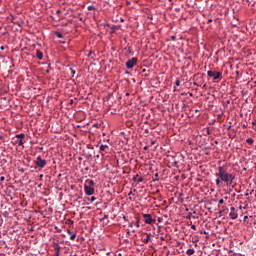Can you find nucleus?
Here are the masks:
<instances>
[{
  "label": "nucleus",
  "instance_id": "nucleus-11",
  "mask_svg": "<svg viewBox=\"0 0 256 256\" xmlns=\"http://www.w3.org/2000/svg\"><path fill=\"white\" fill-rule=\"evenodd\" d=\"M55 251H56V254L59 255V252L61 251V246H59V244H55Z\"/></svg>",
  "mask_w": 256,
  "mask_h": 256
},
{
  "label": "nucleus",
  "instance_id": "nucleus-9",
  "mask_svg": "<svg viewBox=\"0 0 256 256\" xmlns=\"http://www.w3.org/2000/svg\"><path fill=\"white\" fill-rule=\"evenodd\" d=\"M36 57L37 59H39V61H41V59H43V52L40 50H37Z\"/></svg>",
  "mask_w": 256,
  "mask_h": 256
},
{
  "label": "nucleus",
  "instance_id": "nucleus-13",
  "mask_svg": "<svg viewBox=\"0 0 256 256\" xmlns=\"http://www.w3.org/2000/svg\"><path fill=\"white\" fill-rule=\"evenodd\" d=\"M150 241H151V234L146 233V239L144 240V242L148 243Z\"/></svg>",
  "mask_w": 256,
  "mask_h": 256
},
{
  "label": "nucleus",
  "instance_id": "nucleus-5",
  "mask_svg": "<svg viewBox=\"0 0 256 256\" xmlns=\"http://www.w3.org/2000/svg\"><path fill=\"white\" fill-rule=\"evenodd\" d=\"M143 217L145 218V223L147 225H153V223H155V219L151 217V214H143Z\"/></svg>",
  "mask_w": 256,
  "mask_h": 256
},
{
  "label": "nucleus",
  "instance_id": "nucleus-26",
  "mask_svg": "<svg viewBox=\"0 0 256 256\" xmlns=\"http://www.w3.org/2000/svg\"><path fill=\"white\" fill-rule=\"evenodd\" d=\"M0 181H5V177L2 176V177L0 178Z\"/></svg>",
  "mask_w": 256,
  "mask_h": 256
},
{
  "label": "nucleus",
  "instance_id": "nucleus-34",
  "mask_svg": "<svg viewBox=\"0 0 256 256\" xmlns=\"http://www.w3.org/2000/svg\"><path fill=\"white\" fill-rule=\"evenodd\" d=\"M151 145H155V141H152V142H151Z\"/></svg>",
  "mask_w": 256,
  "mask_h": 256
},
{
  "label": "nucleus",
  "instance_id": "nucleus-24",
  "mask_svg": "<svg viewBox=\"0 0 256 256\" xmlns=\"http://www.w3.org/2000/svg\"><path fill=\"white\" fill-rule=\"evenodd\" d=\"M191 229H193L194 231L197 229V227L195 226V224L191 225Z\"/></svg>",
  "mask_w": 256,
  "mask_h": 256
},
{
  "label": "nucleus",
  "instance_id": "nucleus-2",
  "mask_svg": "<svg viewBox=\"0 0 256 256\" xmlns=\"http://www.w3.org/2000/svg\"><path fill=\"white\" fill-rule=\"evenodd\" d=\"M208 77H213L214 80L219 79L223 74L221 72L217 71H208L207 72Z\"/></svg>",
  "mask_w": 256,
  "mask_h": 256
},
{
  "label": "nucleus",
  "instance_id": "nucleus-33",
  "mask_svg": "<svg viewBox=\"0 0 256 256\" xmlns=\"http://www.w3.org/2000/svg\"><path fill=\"white\" fill-rule=\"evenodd\" d=\"M206 87H207V84H204V85H203V89H205Z\"/></svg>",
  "mask_w": 256,
  "mask_h": 256
},
{
  "label": "nucleus",
  "instance_id": "nucleus-4",
  "mask_svg": "<svg viewBox=\"0 0 256 256\" xmlns=\"http://www.w3.org/2000/svg\"><path fill=\"white\" fill-rule=\"evenodd\" d=\"M137 65V58H132L126 62L127 69H133Z\"/></svg>",
  "mask_w": 256,
  "mask_h": 256
},
{
  "label": "nucleus",
  "instance_id": "nucleus-12",
  "mask_svg": "<svg viewBox=\"0 0 256 256\" xmlns=\"http://www.w3.org/2000/svg\"><path fill=\"white\" fill-rule=\"evenodd\" d=\"M86 183L88 184V187H93V185H95V182H93V180H87Z\"/></svg>",
  "mask_w": 256,
  "mask_h": 256
},
{
  "label": "nucleus",
  "instance_id": "nucleus-38",
  "mask_svg": "<svg viewBox=\"0 0 256 256\" xmlns=\"http://www.w3.org/2000/svg\"><path fill=\"white\" fill-rule=\"evenodd\" d=\"M207 134L209 135V130H207Z\"/></svg>",
  "mask_w": 256,
  "mask_h": 256
},
{
  "label": "nucleus",
  "instance_id": "nucleus-19",
  "mask_svg": "<svg viewBox=\"0 0 256 256\" xmlns=\"http://www.w3.org/2000/svg\"><path fill=\"white\" fill-rule=\"evenodd\" d=\"M175 85H176L177 87H179V86L181 85V81L176 80Z\"/></svg>",
  "mask_w": 256,
  "mask_h": 256
},
{
  "label": "nucleus",
  "instance_id": "nucleus-37",
  "mask_svg": "<svg viewBox=\"0 0 256 256\" xmlns=\"http://www.w3.org/2000/svg\"><path fill=\"white\" fill-rule=\"evenodd\" d=\"M40 178H43V174L40 175Z\"/></svg>",
  "mask_w": 256,
  "mask_h": 256
},
{
  "label": "nucleus",
  "instance_id": "nucleus-30",
  "mask_svg": "<svg viewBox=\"0 0 256 256\" xmlns=\"http://www.w3.org/2000/svg\"><path fill=\"white\" fill-rule=\"evenodd\" d=\"M148 149H149V147H148V146H145V147H144V150H145V151H147Z\"/></svg>",
  "mask_w": 256,
  "mask_h": 256
},
{
  "label": "nucleus",
  "instance_id": "nucleus-10",
  "mask_svg": "<svg viewBox=\"0 0 256 256\" xmlns=\"http://www.w3.org/2000/svg\"><path fill=\"white\" fill-rule=\"evenodd\" d=\"M186 255H188V256L195 255V249H188L186 251Z\"/></svg>",
  "mask_w": 256,
  "mask_h": 256
},
{
  "label": "nucleus",
  "instance_id": "nucleus-35",
  "mask_svg": "<svg viewBox=\"0 0 256 256\" xmlns=\"http://www.w3.org/2000/svg\"><path fill=\"white\" fill-rule=\"evenodd\" d=\"M70 256H77V254H71Z\"/></svg>",
  "mask_w": 256,
  "mask_h": 256
},
{
  "label": "nucleus",
  "instance_id": "nucleus-27",
  "mask_svg": "<svg viewBox=\"0 0 256 256\" xmlns=\"http://www.w3.org/2000/svg\"><path fill=\"white\" fill-rule=\"evenodd\" d=\"M247 219H249L248 216H244V221H247Z\"/></svg>",
  "mask_w": 256,
  "mask_h": 256
},
{
  "label": "nucleus",
  "instance_id": "nucleus-39",
  "mask_svg": "<svg viewBox=\"0 0 256 256\" xmlns=\"http://www.w3.org/2000/svg\"><path fill=\"white\" fill-rule=\"evenodd\" d=\"M174 165H177V162H174Z\"/></svg>",
  "mask_w": 256,
  "mask_h": 256
},
{
  "label": "nucleus",
  "instance_id": "nucleus-29",
  "mask_svg": "<svg viewBox=\"0 0 256 256\" xmlns=\"http://www.w3.org/2000/svg\"><path fill=\"white\" fill-rule=\"evenodd\" d=\"M171 39H172V41H175L176 37H175V36H172Z\"/></svg>",
  "mask_w": 256,
  "mask_h": 256
},
{
  "label": "nucleus",
  "instance_id": "nucleus-36",
  "mask_svg": "<svg viewBox=\"0 0 256 256\" xmlns=\"http://www.w3.org/2000/svg\"><path fill=\"white\" fill-rule=\"evenodd\" d=\"M194 85H197V86H199V84H197L196 82L194 83Z\"/></svg>",
  "mask_w": 256,
  "mask_h": 256
},
{
  "label": "nucleus",
  "instance_id": "nucleus-20",
  "mask_svg": "<svg viewBox=\"0 0 256 256\" xmlns=\"http://www.w3.org/2000/svg\"><path fill=\"white\" fill-rule=\"evenodd\" d=\"M216 185H221V179H219V177L216 179Z\"/></svg>",
  "mask_w": 256,
  "mask_h": 256
},
{
  "label": "nucleus",
  "instance_id": "nucleus-14",
  "mask_svg": "<svg viewBox=\"0 0 256 256\" xmlns=\"http://www.w3.org/2000/svg\"><path fill=\"white\" fill-rule=\"evenodd\" d=\"M17 139H25V134L21 133V134H17L16 135Z\"/></svg>",
  "mask_w": 256,
  "mask_h": 256
},
{
  "label": "nucleus",
  "instance_id": "nucleus-8",
  "mask_svg": "<svg viewBox=\"0 0 256 256\" xmlns=\"http://www.w3.org/2000/svg\"><path fill=\"white\" fill-rule=\"evenodd\" d=\"M133 181H135L136 183H142L143 177H141V176H139V174H137L136 176H134Z\"/></svg>",
  "mask_w": 256,
  "mask_h": 256
},
{
  "label": "nucleus",
  "instance_id": "nucleus-15",
  "mask_svg": "<svg viewBox=\"0 0 256 256\" xmlns=\"http://www.w3.org/2000/svg\"><path fill=\"white\" fill-rule=\"evenodd\" d=\"M106 149H109L108 145H101L100 146V151H105Z\"/></svg>",
  "mask_w": 256,
  "mask_h": 256
},
{
  "label": "nucleus",
  "instance_id": "nucleus-21",
  "mask_svg": "<svg viewBox=\"0 0 256 256\" xmlns=\"http://www.w3.org/2000/svg\"><path fill=\"white\" fill-rule=\"evenodd\" d=\"M218 203H219V205H223V203H225V200L220 199V200L218 201Z\"/></svg>",
  "mask_w": 256,
  "mask_h": 256
},
{
  "label": "nucleus",
  "instance_id": "nucleus-28",
  "mask_svg": "<svg viewBox=\"0 0 256 256\" xmlns=\"http://www.w3.org/2000/svg\"><path fill=\"white\" fill-rule=\"evenodd\" d=\"M160 240L165 241V237L161 236Z\"/></svg>",
  "mask_w": 256,
  "mask_h": 256
},
{
  "label": "nucleus",
  "instance_id": "nucleus-22",
  "mask_svg": "<svg viewBox=\"0 0 256 256\" xmlns=\"http://www.w3.org/2000/svg\"><path fill=\"white\" fill-rule=\"evenodd\" d=\"M17 143H18L19 147H21L23 145V140H19Z\"/></svg>",
  "mask_w": 256,
  "mask_h": 256
},
{
  "label": "nucleus",
  "instance_id": "nucleus-18",
  "mask_svg": "<svg viewBox=\"0 0 256 256\" xmlns=\"http://www.w3.org/2000/svg\"><path fill=\"white\" fill-rule=\"evenodd\" d=\"M56 37H58V39H62L63 34L61 32H56Z\"/></svg>",
  "mask_w": 256,
  "mask_h": 256
},
{
  "label": "nucleus",
  "instance_id": "nucleus-31",
  "mask_svg": "<svg viewBox=\"0 0 256 256\" xmlns=\"http://www.w3.org/2000/svg\"><path fill=\"white\" fill-rule=\"evenodd\" d=\"M71 72H72L73 75H75V70L71 69Z\"/></svg>",
  "mask_w": 256,
  "mask_h": 256
},
{
  "label": "nucleus",
  "instance_id": "nucleus-32",
  "mask_svg": "<svg viewBox=\"0 0 256 256\" xmlns=\"http://www.w3.org/2000/svg\"><path fill=\"white\" fill-rule=\"evenodd\" d=\"M135 225H136V227H139V222H136Z\"/></svg>",
  "mask_w": 256,
  "mask_h": 256
},
{
  "label": "nucleus",
  "instance_id": "nucleus-17",
  "mask_svg": "<svg viewBox=\"0 0 256 256\" xmlns=\"http://www.w3.org/2000/svg\"><path fill=\"white\" fill-rule=\"evenodd\" d=\"M246 143H248V145H253V138H248Z\"/></svg>",
  "mask_w": 256,
  "mask_h": 256
},
{
  "label": "nucleus",
  "instance_id": "nucleus-16",
  "mask_svg": "<svg viewBox=\"0 0 256 256\" xmlns=\"http://www.w3.org/2000/svg\"><path fill=\"white\" fill-rule=\"evenodd\" d=\"M68 233L70 234L71 241L75 240L76 235L71 233V231H68Z\"/></svg>",
  "mask_w": 256,
  "mask_h": 256
},
{
  "label": "nucleus",
  "instance_id": "nucleus-1",
  "mask_svg": "<svg viewBox=\"0 0 256 256\" xmlns=\"http://www.w3.org/2000/svg\"><path fill=\"white\" fill-rule=\"evenodd\" d=\"M216 177H218L223 183H226V185H233V182L235 181V174L227 172V169L223 166L218 167Z\"/></svg>",
  "mask_w": 256,
  "mask_h": 256
},
{
  "label": "nucleus",
  "instance_id": "nucleus-23",
  "mask_svg": "<svg viewBox=\"0 0 256 256\" xmlns=\"http://www.w3.org/2000/svg\"><path fill=\"white\" fill-rule=\"evenodd\" d=\"M155 177H156L155 181H159V174L158 173L155 174Z\"/></svg>",
  "mask_w": 256,
  "mask_h": 256
},
{
  "label": "nucleus",
  "instance_id": "nucleus-7",
  "mask_svg": "<svg viewBox=\"0 0 256 256\" xmlns=\"http://www.w3.org/2000/svg\"><path fill=\"white\" fill-rule=\"evenodd\" d=\"M230 213H229V217H230V219H233V220H235V219H237V217H239V214H237V212H235V207H231L230 208Z\"/></svg>",
  "mask_w": 256,
  "mask_h": 256
},
{
  "label": "nucleus",
  "instance_id": "nucleus-6",
  "mask_svg": "<svg viewBox=\"0 0 256 256\" xmlns=\"http://www.w3.org/2000/svg\"><path fill=\"white\" fill-rule=\"evenodd\" d=\"M84 191H85L86 195H93V193H95V188L85 185Z\"/></svg>",
  "mask_w": 256,
  "mask_h": 256
},
{
  "label": "nucleus",
  "instance_id": "nucleus-25",
  "mask_svg": "<svg viewBox=\"0 0 256 256\" xmlns=\"http://www.w3.org/2000/svg\"><path fill=\"white\" fill-rule=\"evenodd\" d=\"M95 199H97V198H95V196H92L90 199L91 203H93V201H95Z\"/></svg>",
  "mask_w": 256,
  "mask_h": 256
},
{
  "label": "nucleus",
  "instance_id": "nucleus-3",
  "mask_svg": "<svg viewBox=\"0 0 256 256\" xmlns=\"http://www.w3.org/2000/svg\"><path fill=\"white\" fill-rule=\"evenodd\" d=\"M36 165L37 167H40V169H43V167L47 165V161L41 158V156H38L36 159Z\"/></svg>",
  "mask_w": 256,
  "mask_h": 256
}]
</instances>
